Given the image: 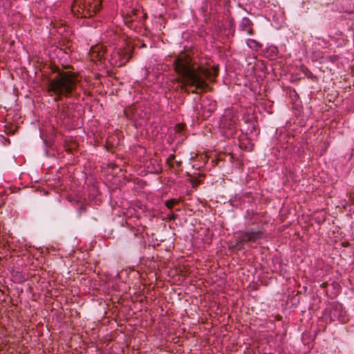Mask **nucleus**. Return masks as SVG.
<instances>
[{"instance_id": "obj_1", "label": "nucleus", "mask_w": 354, "mask_h": 354, "mask_svg": "<svg viewBox=\"0 0 354 354\" xmlns=\"http://www.w3.org/2000/svg\"><path fill=\"white\" fill-rule=\"evenodd\" d=\"M174 66L176 71L180 75V84L182 88L192 86L196 89L204 91L207 87L204 77L211 78L216 75L218 72L217 66H214L211 69L195 68L192 64L190 58L184 54L176 59Z\"/></svg>"}, {"instance_id": "obj_2", "label": "nucleus", "mask_w": 354, "mask_h": 354, "mask_svg": "<svg viewBox=\"0 0 354 354\" xmlns=\"http://www.w3.org/2000/svg\"><path fill=\"white\" fill-rule=\"evenodd\" d=\"M77 83V77L71 71H60L50 82L48 91L57 95L55 100H59L61 96L68 97L75 89Z\"/></svg>"}, {"instance_id": "obj_3", "label": "nucleus", "mask_w": 354, "mask_h": 354, "mask_svg": "<svg viewBox=\"0 0 354 354\" xmlns=\"http://www.w3.org/2000/svg\"><path fill=\"white\" fill-rule=\"evenodd\" d=\"M102 0H73L71 11L77 17L90 18L100 12Z\"/></svg>"}, {"instance_id": "obj_4", "label": "nucleus", "mask_w": 354, "mask_h": 354, "mask_svg": "<svg viewBox=\"0 0 354 354\" xmlns=\"http://www.w3.org/2000/svg\"><path fill=\"white\" fill-rule=\"evenodd\" d=\"M133 49L130 46L119 48L111 54V63L116 66L124 65L131 58Z\"/></svg>"}, {"instance_id": "obj_5", "label": "nucleus", "mask_w": 354, "mask_h": 354, "mask_svg": "<svg viewBox=\"0 0 354 354\" xmlns=\"http://www.w3.org/2000/svg\"><path fill=\"white\" fill-rule=\"evenodd\" d=\"M329 316L331 321L337 320L340 323H345L348 320L346 313L343 311L342 306L339 304L332 306Z\"/></svg>"}, {"instance_id": "obj_6", "label": "nucleus", "mask_w": 354, "mask_h": 354, "mask_svg": "<svg viewBox=\"0 0 354 354\" xmlns=\"http://www.w3.org/2000/svg\"><path fill=\"white\" fill-rule=\"evenodd\" d=\"M260 238L261 234L259 232H247L241 234L239 236L237 237L239 243L236 245V248L238 249H241V244H244L249 242L256 243Z\"/></svg>"}, {"instance_id": "obj_7", "label": "nucleus", "mask_w": 354, "mask_h": 354, "mask_svg": "<svg viewBox=\"0 0 354 354\" xmlns=\"http://www.w3.org/2000/svg\"><path fill=\"white\" fill-rule=\"evenodd\" d=\"M139 10L135 8H130L126 11L122 10V16L124 24L130 28H134L133 24L137 19Z\"/></svg>"}, {"instance_id": "obj_8", "label": "nucleus", "mask_w": 354, "mask_h": 354, "mask_svg": "<svg viewBox=\"0 0 354 354\" xmlns=\"http://www.w3.org/2000/svg\"><path fill=\"white\" fill-rule=\"evenodd\" d=\"M10 273L12 274V280L17 283H21L28 279V275L23 273L21 270V267H10Z\"/></svg>"}, {"instance_id": "obj_9", "label": "nucleus", "mask_w": 354, "mask_h": 354, "mask_svg": "<svg viewBox=\"0 0 354 354\" xmlns=\"http://www.w3.org/2000/svg\"><path fill=\"white\" fill-rule=\"evenodd\" d=\"M228 120H230V117L225 114L221 120V126L223 128H227L230 130L233 131L236 128V120L234 118L230 119V122H228Z\"/></svg>"}, {"instance_id": "obj_10", "label": "nucleus", "mask_w": 354, "mask_h": 354, "mask_svg": "<svg viewBox=\"0 0 354 354\" xmlns=\"http://www.w3.org/2000/svg\"><path fill=\"white\" fill-rule=\"evenodd\" d=\"M251 25V21L248 18L244 17L242 19L240 24V28L242 30H246L248 34H251V30L248 29Z\"/></svg>"}, {"instance_id": "obj_11", "label": "nucleus", "mask_w": 354, "mask_h": 354, "mask_svg": "<svg viewBox=\"0 0 354 354\" xmlns=\"http://www.w3.org/2000/svg\"><path fill=\"white\" fill-rule=\"evenodd\" d=\"M247 44L250 48H254V47L258 46V43L256 41L252 40V39L248 40L247 42Z\"/></svg>"}, {"instance_id": "obj_12", "label": "nucleus", "mask_w": 354, "mask_h": 354, "mask_svg": "<svg viewBox=\"0 0 354 354\" xmlns=\"http://www.w3.org/2000/svg\"><path fill=\"white\" fill-rule=\"evenodd\" d=\"M66 116V113H65V107L63 106L62 110L61 111V117L65 118Z\"/></svg>"}, {"instance_id": "obj_13", "label": "nucleus", "mask_w": 354, "mask_h": 354, "mask_svg": "<svg viewBox=\"0 0 354 354\" xmlns=\"http://www.w3.org/2000/svg\"><path fill=\"white\" fill-rule=\"evenodd\" d=\"M165 204H166V205H167L168 207H171L172 202H170V201H166Z\"/></svg>"}, {"instance_id": "obj_14", "label": "nucleus", "mask_w": 354, "mask_h": 354, "mask_svg": "<svg viewBox=\"0 0 354 354\" xmlns=\"http://www.w3.org/2000/svg\"><path fill=\"white\" fill-rule=\"evenodd\" d=\"M97 56L99 59H101L102 57L103 56V54H100V53H99Z\"/></svg>"}, {"instance_id": "obj_15", "label": "nucleus", "mask_w": 354, "mask_h": 354, "mask_svg": "<svg viewBox=\"0 0 354 354\" xmlns=\"http://www.w3.org/2000/svg\"><path fill=\"white\" fill-rule=\"evenodd\" d=\"M142 47H147V44H146L145 43H143V44H142Z\"/></svg>"}, {"instance_id": "obj_16", "label": "nucleus", "mask_w": 354, "mask_h": 354, "mask_svg": "<svg viewBox=\"0 0 354 354\" xmlns=\"http://www.w3.org/2000/svg\"><path fill=\"white\" fill-rule=\"evenodd\" d=\"M153 42H152V43H150V45H149L150 48H152V47H153Z\"/></svg>"}, {"instance_id": "obj_17", "label": "nucleus", "mask_w": 354, "mask_h": 354, "mask_svg": "<svg viewBox=\"0 0 354 354\" xmlns=\"http://www.w3.org/2000/svg\"><path fill=\"white\" fill-rule=\"evenodd\" d=\"M266 267H262V266H260L259 268H265Z\"/></svg>"}]
</instances>
